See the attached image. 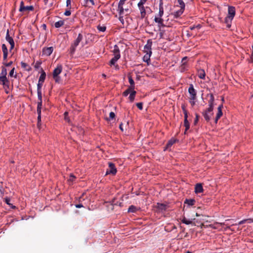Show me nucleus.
Wrapping results in <instances>:
<instances>
[{
  "label": "nucleus",
  "instance_id": "nucleus-1",
  "mask_svg": "<svg viewBox=\"0 0 253 253\" xmlns=\"http://www.w3.org/2000/svg\"><path fill=\"white\" fill-rule=\"evenodd\" d=\"M114 57L111 59L109 62V65L112 66L115 65L116 62L120 58L121 54L120 52V49L117 45H115L114 46V49L113 50Z\"/></svg>",
  "mask_w": 253,
  "mask_h": 253
},
{
  "label": "nucleus",
  "instance_id": "nucleus-2",
  "mask_svg": "<svg viewBox=\"0 0 253 253\" xmlns=\"http://www.w3.org/2000/svg\"><path fill=\"white\" fill-rule=\"evenodd\" d=\"M83 36L81 33L79 34L77 38L74 41L70 47V51L72 53H74L76 50V47L79 45V43L82 41Z\"/></svg>",
  "mask_w": 253,
  "mask_h": 253
},
{
  "label": "nucleus",
  "instance_id": "nucleus-3",
  "mask_svg": "<svg viewBox=\"0 0 253 253\" xmlns=\"http://www.w3.org/2000/svg\"><path fill=\"white\" fill-rule=\"evenodd\" d=\"M109 168L107 169L106 175L112 174L113 175H116L117 170L114 164L112 162L108 163Z\"/></svg>",
  "mask_w": 253,
  "mask_h": 253
},
{
  "label": "nucleus",
  "instance_id": "nucleus-4",
  "mask_svg": "<svg viewBox=\"0 0 253 253\" xmlns=\"http://www.w3.org/2000/svg\"><path fill=\"white\" fill-rule=\"evenodd\" d=\"M0 84L3 85L6 93H8V92L6 90L9 89V81L6 77H0Z\"/></svg>",
  "mask_w": 253,
  "mask_h": 253
},
{
  "label": "nucleus",
  "instance_id": "nucleus-5",
  "mask_svg": "<svg viewBox=\"0 0 253 253\" xmlns=\"http://www.w3.org/2000/svg\"><path fill=\"white\" fill-rule=\"evenodd\" d=\"M207 96L210 97V99L208 101L209 107L208 108V111H213L214 107V97L212 93L208 94Z\"/></svg>",
  "mask_w": 253,
  "mask_h": 253
},
{
  "label": "nucleus",
  "instance_id": "nucleus-6",
  "mask_svg": "<svg viewBox=\"0 0 253 253\" xmlns=\"http://www.w3.org/2000/svg\"><path fill=\"white\" fill-rule=\"evenodd\" d=\"M188 92L190 94L189 99L192 100H196L197 98V92L196 90L194 89L193 85L190 84L188 88Z\"/></svg>",
  "mask_w": 253,
  "mask_h": 253
},
{
  "label": "nucleus",
  "instance_id": "nucleus-7",
  "mask_svg": "<svg viewBox=\"0 0 253 253\" xmlns=\"http://www.w3.org/2000/svg\"><path fill=\"white\" fill-rule=\"evenodd\" d=\"M152 45V41L151 39H149L147 41V44L144 46V49L145 52H147V54H148V59L152 54L151 46Z\"/></svg>",
  "mask_w": 253,
  "mask_h": 253
},
{
  "label": "nucleus",
  "instance_id": "nucleus-8",
  "mask_svg": "<svg viewBox=\"0 0 253 253\" xmlns=\"http://www.w3.org/2000/svg\"><path fill=\"white\" fill-rule=\"evenodd\" d=\"M5 39L10 44V50H11L12 49H13V48L14 47L15 43H14V42L13 41V38L11 37H10L9 35V30H7Z\"/></svg>",
  "mask_w": 253,
  "mask_h": 253
},
{
  "label": "nucleus",
  "instance_id": "nucleus-9",
  "mask_svg": "<svg viewBox=\"0 0 253 253\" xmlns=\"http://www.w3.org/2000/svg\"><path fill=\"white\" fill-rule=\"evenodd\" d=\"M34 8L33 6L30 5V6H25L23 1H21L20 2V5L19 8V11L20 12H23L26 10H29V11H33L34 10Z\"/></svg>",
  "mask_w": 253,
  "mask_h": 253
},
{
  "label": "nucleus",
  "instance_id": "nucleus-10",
  "mask_svg": "<svg viewBox=\"0 0 253 253\" xmlns=\"http://www.w3.org/2000/svg\"><path fill=\"white\" fill-rule=\"evenodd\" d=\"M178 139L174 138H171L170 140H169L166 144L165 147L164 148V150L166 151L168 150L169 148H170L173 144L175 143L176 142H178Z\"/></svg>",
  "mask_w": 253,
  "mask_h": 253
},
{
  "label": "nucleus",
  "instance_id": "nucleus-11",
  "mask_svg": "<svg viewBox=\"0 0 253 253\" xmlns=\"http://www.w3.org/2000/svg\"><path fill=\"white\" fill-rule=\"evenodd\" d=\"M37 93L39 100L38 102L37 111H41L42 107V91H37Z\"/></svg>",
  "mask_w": 253,
  "mask_h": 253
},
{
  "label": "nucleus",
  "instance_id": "nucleus-12",
  "mask_svg": "<svg viewBox=\"0 0 253 253\" xmlns=\"http://www.w3.org/2000/svg\"><path fill=\"white\" fill-rule=\"evenodd\" d=\"M212 112V111H208V108L202 112V115L204 116V119L207 122H209L210 121L211 117L209 114L211 113V115H212L213 113Z\"/></svg>",
  "mask_w": 253,
  "mask_h": 253
},
{
  "label": "nucleus",
  "instance_id": "nucleus-13",
  "mask_svg": "<svg viewBox=\"0 0 253 253\" xmlns=\"http://www.w3.org/2000/svg\"><path fill=\"white\" fill-rule=\"evenodd\" d=\"M53 51V47H44L42 49V54L46 56H49L52 53Z\"/></svg>",
  "mask_w": 253,
  "mask_h": 253
},
{
  "label": "nucleus",
  "instance_id": "nucleus-14",
  "mask_svg": "<svg viewBox=\"0 0 253 253\" xmlns=\"http://www.w3.org/2000/svg\"><path fill=\"white\" fill-rule=\"evenodd\" d=\"M236 14L235 7L233 6H228L227 16L234 18Z\"/></svg>",
  "mask_w": 253,
  "mask_h": 253
},
{
  "label": "nucleus",
  "instance_id": "nucleus-15",
  "mask_svg": "<svg viewBox=\"0 0 253 253\" xmlns=\"http://www.w3.org/2000/svg\"><path fill=\"white\" fill-rule=\"evenodd\" d=\"M223 108V105L221 104L219 105L217 108L218 111L217 113L216 114V116L215 118V122L216 123L218 121V120L221 118V117L222 116L223 113L222 111V109Z\"/></svg>",
  "mask_w": 253,
  "mask_h": 253
},
{
  "label": "nucleus",
  "instance_id": "nucleus-16",
  "mask_svg": "<svg viewBox=\"0 0 253 253\" xmlns=\"http://www.w3.org/2000/svg\"><path fill=\"white\" fill-rule=\"evenodd\" d=\"M62 71V65L58 64L57 67L53 70V76H59Z\"/></svg>",
  "mask_w": 253,
  "mask_h": 253
},
{
  "label": "nucleus",
  "instance_id": "nucleus-17",
  "mask_svg": "<svg viewBox=\"0 0 253 253\" xmlns=\"http://www.w3.org/2000/svg\"><path fill=\"white\" fill-rule=\"evenodd\" d=\"M193 225L198 227L200 226L201 227L205 226L204 224L202 222L201 219L194 218H193Z\"/></svg>",
  "mask_w": 253,
  "mask_h": 253
},
{
  "label": "nucleus",
  "instance_id": "nucleus-18",
  "mask_svg": "<svg viewBox=\"0 0 253 253\" xmlns=\"http://www.w3.org/2000/svg\"><path fill=\"white\" fill-rule=\"evenodd\" d=\"M162 17H155L154 19V21L155 22L158 24V26L159 27H164L165 25L164 24V20L161 18Z\"/></svg>",
  "mask_w": 253,
  "mask_h": 253
},
{
  "label": "nucleus",
  "instance_id": "nucleus-19",
  "mask_svg": "<svg viewBox=\"0 0 253 253\" xmlns=\"http://www.w3.org/2000/svg\"><path fill=\"white\" fill-rule=\"evenodd\" d=\"M140 11V17L141 19H143L146 15V12L144 6L137 5Z\"/></svg>",
  "mask_w": 253,
  "mask_h": 253
},
{
  "label": "nucleus",
  "instance_id": "nucleus-20",
  "mask_svg": "<svg viewBox=\"0 0 253 253\" xmlns=\"http://www.w3.org/2000/svg\"><path fill=\"white\" fill-rule=\"evenodd\" d=\"M185 8H180V9L172 13L174 18H178L183 13Z\"/></svg>",
  "mask_w": 253,
  "mask_h": 253
},
{
  "label": "nucleus",
  "instance_id": "nucleus-21",
  "mask_svg": "<svg viewBox=\"0 0 253 253\" xmlns=\"http://www.w3.org/2000/svg\"><path fill=\"white\" fill-rule=\"evenodd\" d=\"M203 191V188L202 184L197 183L195 185V192L196 193H200Z\"/></svg>",
  "mask_w": 253,
  "mask_h": 253
},
{
  "label": "nucleus",
  "instance_id": "nucleus-22",
  "mask_svg": "<svg viewBox=\"0 0 253 253\" xmlns=\"http://www.w3.org/2000/svg\"><path fill=\"white\" fill-rule=\"evenodd\" d=\"M184 126L185 127V130L184 131V133L186 134V132L190 128V123H189V122L188 121V116H184Z\"/></svg>",
  "mask_w": 253,
  "mask_h": 253
},
{
  "label": "nucleus",
  "instance_id": "nucleus-23",
  "mask_svg": "<svg viewBox=\"0 0 253 253\" xmlns=\"http://www.w3.org/2000/svg\"><path fill=\"white\" fill-rule=\"evenodd\" d=\"M233 18L230 16H227L224 20V22L226 24L227 27L230 28L231 26L232 21Z\"/></svg>",
  "mask_w": 253,
  "mask_h": 253
},
{
  "label": "nucleus",
  "instance_id": "nucleus-24",
  "mask_svg": "<svg viewBox=\"0 0 253 253\" xmlns=\"http://www.w3.org/2000/svg\"><path fill=\"white\" fill-rule=\"evenodd\" d=\"M198 76L199 78L204 80L206 76L205 70L202 69L198 70Z\"/></svg>",
  "mask_w": 253,
  "mask_h": 253
},
{
  "label": "nucleus",
  "instance_id": "nucleus-25",
  "mask_svg": "<svg viewBox=\"0 0 253 253\" xmlns=\"http://www.w3.org/2000/svg\"><path fill=\"white\" fill-rule=\"evenodd\" d=\"M37 113L38 115V123H37V127L40 129L41 128V111H37Z\"/></svg>",
  "mask_w": 253,
  "mask_h": 253
},
{
  "label": "nucleus",
  "instance_id": "nucleus-26",
  "mask_svg": "<svg viewBox=\"0 0 253 253\" xmlns=\"http://www.w3.org/2000/svg\"><path fill=\"white\" fill-rule=\"evenodd\" d=\"M163 2L162 0H161L160 3L159 4V12L158 16V17H162L164 14V8L163 6Z\"/></svg>",
  "mask_w": 253,
  "mask_h": 253
},
{
  "label": "nucleus",
  "instance_id": "nucleus-27",
  "mask_svg": "<svg viewBox=\"0 0 253 253\" xmlns=\"http://www.w3.org/2000/svg\"><path fill=\"white\" fill-rule=\"evenodd\" d=\"M129 93H130V95L129 96V99L131 102H132L134 100V98H135V95L136 94V91L134 90V89H133V90H131V91H130V92Z\"/></svg>",
  "mask_w": 253,
  "mask_h": 253
},
{
  "label": "nucleus",
  "instance_id": "nucleus-28",
  "mask_svg": "<svg viewBox=\"0 0 253 253\" xmlns=\"http://www.w3.org/2000/svg\"><path fill=\"white\" fill-rule=\"evenodd\" d=\"M128 82L130 84V86H129V87H130V88H132V90L134 89V87H135L134 82L131 76L128 75Z\"/></svg>",
  "mask_w": 253,
  "mask_h": 253
},
{
  "label": "nucleus",
  "instance_id": "nucleus-29",
  "mask_svg": "<svg viewBox=\"0 0 253 253\" xmlns=\"http://www.w3.org/2000/svg\"><path fill=\"white\" fill-rule=\"evenodd\" d=\"M182 222L187 225L192 224L193 225V218L187 219L185 217H183L182 220Z\"/></svg>",
  "mask_w": 253,
  "mask_h": 253
},
{
  "label": "nucleus",
  "instance_id": "nucleus-30",
  "mask_svg": "<svg viewBox=\"0 0 253 253\" xmlns=\"http://www.w3.org/2000/svg\"><path fill=\"white\" fill-rule=\"evenodd\" d=\"M46 77V74L45 72L42 69V72L41 76L40 77V78L39 79V82L43 83L44 82V80L45 79Z\"/></svg>",
  "mask_w": 253,
  "mask_h": 253
},
{
  "label": "nucleus",
  "instance_id": "nucleus-31",
  "mask_svg": "<svg viewBox=\"0 0 253 253\" xmlns=\"http://www.w3.org/2000/svg\"><path fill=\"white\" fill-rule=\"evenodd\" d=\"M157 208L161 211H165L167 208V206L164 204L157 203Z\"/></svg>",
  "mask_w": 253,
  "mask_h": 253
},
{
  "label": "nucleus",
  "instance_id": "nucleus-32",
  "mask_svg": "<svg viewBox=\"0 0 253 253\" xmlns=\"http://www.w3.org/2000/svg\"><path fill=\"white\" fill-rule=\"evenodd\" d=\"M21 65L22 68H23V69H24L25 70H26L27 71H30L32 70V68L29 65H28L27 63H26L24 62H21Z\"/></svg>",
  "mask_w": 253,
  "mask_h": 253
},
{
  "label": "nucleus",
  "instance_id": "nucleus-33",
  "mask_svg": "<svg viewBox=\"0 0 253 253\" xmlns=\"http://www.w3.org/2000/svg\"><path fill=\"white\" fill-rule=\"evenodd\" d=\"M180 71L181 72H184L185 71L187 70L188 68V65L187 64V62H183L181 65L180 66Z\"/></svg>",
  "mask_w": 253,
  "mask_h": 253
},
{
  "label": "nucleus",
  "instance_id": "nucleus-34",
  "mask_svg": "<svg viewBox=\"0 0 253 253\" xmlns=\"http://www.w3.org/2000/svg\"><path fill=\"white\" fill-rule=\"evenodd\" d=\"M138 209L135 206L133 205H131L127 211L128 212H135Z\"/></svg>",
  "mask_w": 253,
  "mask_h": 253
},
{
  "label": "nucleus",
  "instance_id": "nucleus-35",
  "mask_svg": "<svg viewBox=\"0 0 253 253\" xmlns=\"http://www.w3.org/2000/svg\"><path fill=\"white\" fill-rule=\"evenodd\" d=\"M64 24L63 20H60L55 23L54 26L56 28H58L62 26Z\"/></svg>",
  "mask_w": 253,
  "mask_h": 253
},
{
  "label": "nucleus",
  "instance_id": "nucleus-36",
  "mask_svg": "<svg viewBox=\"0 0 253 253\" xmlns=\"http://www.w3.org/2000/svg\"><path fill=\"white\" fill-rule=\"evenodd\" d=\"M196 201L194 199H186L185 201V203L188 204L189 206H193L195 204Z\"/></svg>",
  "mask_w": 253,
  "mask_h": 253
},
{
  "label": "nucleus",
  "instance_id": "nucleus-37",
  "mask_svg": "<svg viewBox=\"0 0 253 253\" xmlns=\"http://www.w3.org/2000/svg\"><path fill=\"white\" fill-rule=\"evenodd\" d=\"M246 222H248V223L253 222V219H252L251 218L243 219V220L240 221V222H239L238 224V225H241V224H243L246 223Z\"/></svg>",
  "mask_w": 253,
  "mask_h": 253
},
{
  "label": "nucleus",
  "instance_id": "nucleus-38",
  "mask_svg": "<svg viewBox=\"0 0 253 253\" xmlns=\"http://www.w3.org/2000/svg\"><path fill=\"white\" fill-rule=\"evenodd\" d=\"M7 75V69L4 67H1V72L0 73V77H6Z\"/></svg>",
  "mask_w": 253,
  "mask_h": 253
},
{
  "label": "nucleus",
  "instance_id": "nucleus-39",
  "mask_svg": "<svg viewBox=\"0 0 253 253\" xmlns=\"http://www.w3.org/2000/svg\"><path fill=\"white\" fill-rule=\"evenodd\" d=\"M118 11L119 15H122L124 13V9L123 8V4H118Z\"/></svg>",
  "mask_w": 253,
  "mask_h": 253
},
{
  "label": "nucleus",
  "instance_id": "nucleus-40",
  "mask_svg": "<svg viewBox=\"0 0 253 253\" xmlns=\"http://www.w3.org/2000/svg\"><path fill=\"white\" fill-rule=\"evenodd\" d=\"M4 202H5L7 204V205H9V206H11V208H12V209H15L16 208V207H15V206H12V204H11L10 203V198H8V197H6V198H4Z\"/></svg>",
  "mask_w": 253,
  "mask_h": 253
},
{
  "label": "nucleus",
  "instance_id": "nucleus-41",
  "mask_svg": "<svg viewBox=\"0 0 253 253\" xmlns=\"http://www.w3.org/2000/svg\"><path fill=\"white\" fill-rule=\"evenodd\" d=\"M97 29L100 32H105L106 30V27L105 26H101L100 25H98L97 26Z\"/></svg>",
  "mask_w": 253,
  "mask_h": 253
},
{
  "label": "nucleus",
  "instance_id": "nucleus-42",
  "mask_svg": "<svg viewBox=\"0 0 253 253\" xmlns=\"http://www.w3.org/2000/svg\"><path fill=\"white\" fill-rule=\"evenodd\" d=\"M131 90H132V89L128 87V88L123 93V95L124 96H127Z\"/></svg>",
  "mask_w": 253,
  "mask_h": 253
},
{
  "label": "nucleus",
  "instance_id": "nucleus-43",
  "mask_svg": "<svg viewBox=\"0 0 253 253\" xmlns=\"http://www.w3.org/2000/svg\"><path fill=\"white\" fill-rule=\"evenodd\" d=\"M115 117V114L114 112H111L109 114V118H106L105 119L106 121H110L111 119H113Z\"/></svg>",
  "mask_w": 253,
  "mask_h": 253
},
{
  "label": "nucleus",
  "instance_id": "nucleus-44",
  "mask_svg": "<svg viewBox=\"0 0 253 253\" xmlns=\"http://www.w3.org/2000/svg\"><path fill=\"white\" fill-rule=\"evenodd\" d=\"M181 108L182 109V111L184 113V115L185 116H188V111H187L186 109V106L184 104H182L181 106Z\"/></svg>",
  "mask_w": 253,
  "mask_h": 253
},
{
  "label": "nucleus",
  "instance_id": "nucleus-45",
  "mask_svg": "<svg viewBox=\"0 0 253 253\" xmlns=\"http://www.w3.org/2000/svg\"><path fill=\"white\" fill-rule=\"evenodd\" d=\"M42 62L41 61V60H39V61H37L36 63H35V65L34 66V67L36 69H38L41 65L42 64Z\"/></svg>",
  "mask_w": 253,
  "mask_h": 253
},
{
  "label": "nucleus",
  "instance_id": "nucleus-46",
  "mask_svg": "<svg viewBox=\"0 0 253 253\" xmlns=\"http://www.w3.org/2000/svg\"><path fill=\"white\" fill-rule=\"evenodd\" d=\"M178 4L180 5V8H185V5L182 0H177Z\"/></svg>",
  "mask_w": 253,
  "mask_h": 253
},
{
  "label": "nucleus",
  "instance_id": "nucleus-47",
  "mask_svg": "<svg viewBox=\"0 0 253 253\" xmlns=\"http://www.w3.org/2000/svg\"><path fill=\"white\" fill-rule=\"evenodd\" d=\"M1 48L3 53H8V50L7 47L5 44H2L1 46Z\"/></svg>",
  "mask_w": 253,
  "mask_h": 253
},
{
  "label": "nucleus",
  "instance_id": "nucleus-48",
  "mask_svg": "<svg viewBox=\"0 0 253 253\" xmlns=\"http://www.w3.org/2000/svg\"><path fill=\"white\" fill-rule=\"evenodd\" d=\"M195 117H195L194 121V125H197L198 122L199 121L200 116L198 114L196 113L195 114Z\"/></svg>",
  "mask_w": 253,
  "mask_h": 253
},
{
  "label": "nucleus",
  "instance_id": "nucleus-49",
  "mask_svg": "<svg viewBox=\"0 0 253 253\" xmlns=\"http://www.w3.org/2000/svg\"><path fill=\"white\" fill-rule=\"evenodd\" d=\"M43 83L38 82V87H37V91H42V85Z\"/></svg>",
  "mask_w": 253,
  "mask_h": 253
},
{
  "label": "nucleus",
  "instance_id": "nucleus-50",
  "mask_svg": "<svg viewBox=\"0 0 253 253\" xmlns=\"http://www.w3.org/2000/svg\"><path fill=\"white\" fill-rule=\"evenodd\" d=\"M53 78L57 83H59L61 81V78L59 76H53Z\"/></svg>",
  "mask_w": 253,
  "mask_h": 253
},
{
  "label": "nucleus",
  "instance_id": "nucleus-51",
  "mask_svg": "<svg viewBox=\"0 0 253 253\" xmlns=\"http://www.w3.org/2000/svg\"><path fill=\"white\" fill-rule=\"evenodd\" d=\"M136 105L139 110H142L143 109V103L142 102L137 103L136 104Z\"/></svg>",
  "mask_w": 253,
  "mask_h": 253
},
{
  "label": "nucleus",
  "instance_id": "nucleus-52",
  "mask_svg": "<svg viewBox=\"0 0 253 253\" xmlns=\"http://www.w3.org/2000/svg\"><path fill=\"white\" fill-rule=\"evenodd\" d=\"M252 48H253V49H252V54L251 55L250 59H248L249 62H250V63H253V46H252Z\"/></svg>",
  "mask_w": 253,
  "mask_h": 253
},
{
  "label": "nucleus",
  "instance_id": "nucleus-53",
  "mask_svg": "<svg viewBox=\"0 0 253 253\" xmlns=\"http://www.w3.org/2000/svg\"><path fill=\"white\" fill-rule=\"evenodd\" d=\"M235 225H237V224H232L230 225L229 223H226L225 225L226 226V227L225 228V230H226L227 229H230V226H232Z\"/></svg>",
  "mask_w": 253,
  "mask_h": 253
},
{
  "label": "nucleus",
  "instance_id": "nucleus-54",
  "mask_svg": "<svg viewBox=\"0 0 253 253\" xmlns=\"http://www.w3.org/2000/svg\"><path fill=\"white\" fill-rule=\"evenodd\" d=\"M71 0H66V6L68 7V9H71Z\"/></svg>",
  "mask_w": 253,
  "mask_h": 253
},
{
  "label": "nucleus",
  "instance_id": "nucleus-55",
  "mask_svg": "<svg viewBox=\"0 0 253 253\" xmlns=\"http://www.w3.org/2000/svg\"><path fill=\"white\" fill-rule=\"evenodd\" d=\"M147 0H140L138 3L137 5L144 6V4L146 3Z\"/></svg>",
  "mask_w": 253,
  "mask_h": 253
},
{
  "label": "nucleus",
  "instance_id": "nucleus-56",
  "mask_svg": "<svg viewBox=\"0 0 253 253\" xmlns=\"http://www.w3.org/2000/svg\"><path fill=\"white\" fill-rule=\"evenodd\" d=\"M189 102L192 107L196 104L195 100H192L191 99H189Z\"/></svg>",
  "mask_w": 253,
  "mask_h": 253
},
{
  "label": "nucleus",
  "instance_id": "nucleus-57",
  "mask_svg": "<svg viewBox=\"0 0 253 253\" xmlns=\"http://www.w3.org/2000/svg\"><path fill=\"white\" fill-rule=\"evenodd\" d=\"M76 176L74 175L73 174H71L70 176V180L71 181H74L76 179Z\"/></svg>",
  "mask_w": 253,
  "mask_h": 253
},
{
  "label": "nucleus",
  "instance_id": "nucleus-58",
  "mask_svg": "<svg viewBox=\"0 0 253 253\" xmlns=\"http://www.w3.org/2000/svg\"><path fill=\"white\" fill-rule=\"evenodd\" d=\"M71 14V12L70 10V9L66 10L65 12H64V15L66 16H70Z\"/></svg>",
  "mask_w": 253,
  "mask_h": 253
},
{
  "label": "nucleus",
  "instance_id": "nucleus-59",
  "mask_svg": "<svg viewBox=\"0 0 253 253\" xmlns=\"http://www.w3.org/2000/svg\"><path fill=\"white\" fill-rule=\"evenodd\" d=\"M3 64L5 66L9 67V66H10L13 64V62L12 61H10L8 63H3Z\"/></svg>",
  "mask_w": 253,
  "mask_h": 253
},
{
  "label": "nucleus",
  "instance_id": "nucleus-60",
  "mask_svg": "<svg viewBox=\"0 0 253 253\" xmlns=\"http://www.w3.org/2000/svg\"><path fill=\"white\" fill-rule=\"evenodd\" d=\"M14 70H15V68H13L11 70V71H10L9 75V76H10V77H13V74H14Z\"/></svg>",
  "mask_w": 253,
  "mask_h": 253
},
{
  "label": "nucleus",
  "instance_id": "nucleus-61",
  "mask_svg": "<svg viewBox=\"0 0 253 253\" xmlns=\"http://www.w3.org/2000/svg\"><path fill=\"white\" fill-rule=\"evenodd\" d=\"M3 60H6L7 58L8 53H3Z\"/></svg>",
  "mask_w": 253,
  "mask_h": 253
},
{
  "label": "nucleus",
  "instance_id": "nucleus-62",
  "mask_svg": "<svg viewBox=\"0 0 253 253\" xmlns=\"http://www.w3.org/2000/svg\"><path fill=\"white\" fill-rule=\"evenodd\" d=\"M75 207L77 208H81L84 207L83 205L82 204H76L75 205Z\"/></svg>",
  "mask_w": 253,
  "mask_h": 253
},
{
  "label": "nucleus",
  "instance_id": "nucleus-63",
  "mask_svg": "<svg viewBox=\"0 0 253 253\" xmlns=\"http://www.w3.org/2000/svg\"><path fill=\"white\" fill-rule=\"evenodd\" d=\"M126 1V0H120L119 4L124 5Z\"/></svg>",
  "mask_w": 253,
  "mask_h": 253
},
{
  "label": "nucleus",
  "instance_id": "nucleus-64",
  "mask_svg": "<svg viewBox=\"0 0 253 253\" xmlns=\"http://www.w3.org/2000/svg\"><path fill=\"white\" fill-rule=\"evenodd\" d=\"M42 28L44 30H46V25L45 24H43L42 25Z\"/></svg>",
  "mask_w": 253,
  "mask_h": 253
}]
</instances>
